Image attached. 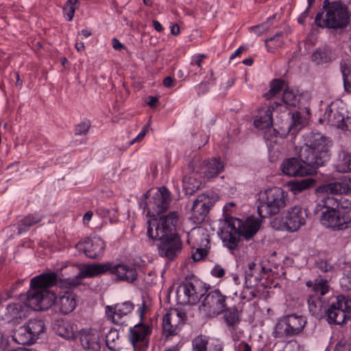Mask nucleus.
<instances>
[{"label": "nucleus", "instance_id": "obj_1", "mask_svg": "<svg viewBox=\"0 0 351 351\" xmlns=\"http://www.w3.org/2000/svg\"><path fill=\"white\" fill-rule=\"evenodd\" d=\"M262 220L253 216L245 220L225 215V220L221 223L220 237L224 246L230 251L236 250L240 241V237L245 240L252 239L259 230Z\"/></svg>", "mask_w": 351, "mask_h": 351}, {"label": "nucleus", "instance_id": "obj_2", "mask_svg": "<svg viewBox=\"0 0 351 351\" xmlns=\"http://www.w3.org/2000/svg\"><path fill=\"white\" fill-rule=\"evenodd\" d=\"M58 276L55 272L44 273L31 279L30 289L27 291L24 304L27 308L40 311L47 310L56 299L49 288L58 285Z\"/></svg>", "mask_w": 351, "mask_h": 351}, {"label": "nucleus", "instance_id": "obj_3", "mask_svg": "<svg viewBox=\"0 0 351 351\" xmlns=\"http://www.w3.org/2000/svg\"><path fill=\"white\" fill-rule=\"evenodd\" d=\"M306 143L298 153L299 158L315 169L323 166L330 158V141L319 134L305 136Z\"/></svg>", "mask_w": 351, "mask_h": 351}, {"label": "nucleus", "instance_id": "obj_4", "mask_svg": "<svg viewBox=\"0 0 351 351\" xmlns=\"http://www.w3.org/2000/svg\"><path fill=\"white\" fill-rule=\"evenodd\" d=\"M351 190V179H343L341 182H331L319 186L316 193L319 197L317 210L324 208V211H335L344 209L348 199L341 197L339 199L333 195L348 193Z\"/></svg>", "mask_w": 351, "mask_h": 351}, {"label": "nucleus", "instance_id": "obj_5", "mask_svg": "<svg viewBox=\"0 0 351 351\" xmlns=\"http://www.w3.org/2000/svg\"><path fill=\"white\" fill-rule=\"evenodd\" d=\"M323 9L324 10L319 12L315 16V23L318 27L337 29L349 24V12L341 2L324 0Z\"/></svg>", "mask_w": 351, "mask_h": 351}, {"label": "nucleus", "instance_id": "obj_6", "mask_svg": "<svg viewBox=\"0 0 351 351\" xmlns=\"http://www.w3.org/2000/svg\"><path fill=\"white\" fill-rule=\"evenodd\" d=\"M258 213L261 217L275 215L287 204V194L280 187H273L261 193L258 199Z\"/></svg>", "mask_w": 351, "mask_h": 351}, {"label": "nucleus", "instance_id": "obj_7", "mask_svg": "<svg viewBox=\"0 0 351 351\" xmlns=\"http://www.w3.org/2000/svg\"><path fill=\"white\" fill-rule=\"evenodd\" d=\"M178 221V213L171 212L165 216H162L158 220L149 221L147 235L153 241H163L175 236L173 233Z\"/></svg>", "mask_w": 351, "mask_h": 351}, {"label": "nucleus", "instance_id": "obj_8", "mask_svg": "<svg viewBox=\"0 0 351 351\" xmlns=\"http://www.w3.org/2000/svg\"><path fill=\"white\" fill-rule=\"evenodd\" d=\"M45 330L46 326L43 319L32 318L17 330L12 339L21 345L32 344Z\"/></svg>", "mask_w": 351, "mask_h": 351}, {"label": "nucleus", "instance_id": "obj_9", "mask_svg": "<svg viewBox=\"0 0 351 351\" xmlns=\"http://www.w3.org/2000/svg\"><path fill=\"white\" fill-rule=\"evenodd\" d=\"M146 198L145 210H147V215L152 217L165 212L171 201V192L165 186L158 189L154 192L148 191Z\"/></svg>", "mask_w": 351, "mask_h": 351}, {"label": "nucleus", "instance_id": "obj_10", "mask_svg": "<svg viewBox=\"0 0 351 351\" xmlns=\"http://www.w3.org/2000/svg\"><path fill=\"white\" fill-rule=\"evenodd\" d=\"M305 317L295 313L284 316L277 322L274 332L275 337H285L300 334L306 324Z\"/></svg>", "mask_w": 351, "mask_h": 351}, {"label": "nucleus", "instance_id": "obj_11", "mask_svg": "<svg viewBox=\"0 0 351 351\" xmlns=\"http://www.w3.org/2000/svg\"><path fill=\"white\" fill-rule=\"evenodd\" d=\"M344 209L339 210L323 211L320 217L321 223L333 230H343L351 226V206L346 201Z\"/></svg>", "mask_w": 351, "mask_h": 351}, {"label": "nucleus", "instance_id": "obj_12", "mask_svg": "<svg viewBox=\"0 0 351 351\" xmlns=\"http://www.w3.org/2000/svg\"><path fill=\"white\" fill-rule=\"evenodd\" d=\"M226 299L227 297L219 289L210 291L202 301L199 311L208 317H216L225 311Z\"/></svg>", "mask_w": 351, "mask_h": 351}, {"label": "nucleus", "instance_id": "obj_13", "mask_svg": "<svg viewBox=\"0 0 351 351\" xmlns=\"http://www.w3.org/2000/svg\"><path fill=\"white\" fill-rule=\"evenodd\" d=\"M350 302L343 295H338L326 310V317L329 324L340 325L349 316Z\"/></svg>", "mask_w": 351, "mask_h": 351}, {"label": "nucleus", "instance_id": "obj_14", "mask_svg": "<svg viewBox=\"0 0 351 351\" xmlns=\"http://www.w3.org/2000/svg\"><path fill=\"white\" fill-rule=\"evenodd\" d=\"M178 292L184 293L186 303L195 304L206 293L207 289L202 281L197 279H190L185 280L180 285Z\"/></svg>", "mask_w": 351, "mask_h": 351}, {"label": "nucleus", "instance_id": "obj_15", "mask_svg": "<svg viewBox=\"0 0 351 351\" xmlns=\"http://www.w3.org/2000/svg\"><path fill=\"white\" fill-rule=\"evenodd\" d=\"M186 313L177 308H171L162 319V333L168 338L176 335L186 320Z\"/></svg>", "mask_w": 351, "mask_h": 351}, {"label": "nucleus", "instance_id": "obj_16", "mask_svg": "<svg viewBox=\"0 0 351 351\" xmlns=\"http://www.w3.org/2000/svg\"><path fill=\"white\" fill-rule=\"evenodd\" d=\"M152 328L149 325L138 323L130 328L128 339L134 351H145L149 346V337Z\"/></svg>", "mask_w": 351, "mask_h": 351}, {"label": "nucleus", "instance_id": "obj_17", "mask_svg": "<svg viewBox=\"0 0 351 351\" xmlns=\"http://www.w3.org/2000/svg\"><path fill=\"white\" fill-rule=\"evenodd\" d=\"M109 265L106 263L84 265L80 268V272L73 278L64 280V283L69 287H75L81 283V280L95 277L108 271Z\"/></svg>", "mask_w": 351, "mask_h": 351}, {"label": "nucleus", "instance_id": "obj_18", "mask_svg": "<svg viewBox=\"0 0 351 351\" xmlns=\"http://www.w3.org/2000/svg\"><path fill=\"white\" fill-rule=\"evenodd\" d=\"M282 172L289 176H304L312 174L315 171L313 166L301 160L295 158H291L285 160L281 164Z\"/></svg>", "mask_w": 351, "mask_h": 351}, {"label": "nucleus", "instance_id": "obj_19", "mask_svg": "<svg viewBox=\"0 0 351 351\" xmlns=\"http://www.w3.org/2000/svg\"><path fill=\"white\" fill-rule=\"evenodd\" d=\"M105 247L104 241L96 236L86 238L75 245V248L79 252H83L90 258H97L102 256Z\"/></svg>", "mask_w": 351, "mask_h": 351}, {"label": "nucleus", "instance_id": "obj_20", "mask_svg": "<svg viewBox=\"0 0 351 351\" xmlns=\"http://www.w3.org/2000/svg\"><path fill=\"white\" fill-rule=\"evenodd\" d=\"M134 309V304L127 301L114 306H107L106 313L108 318L117 325H125L129 315Z\"/></svg>", "mask_w": 351, "mask_h": 351}, {"label": "nucleus", "instance_id": "obj_21", "mask_svg": "<svg viewBox=\"0 0 351 351\" xmlns=\"http://www.w3.org/2000/svg\"><path fill=\"white\" fill-rule=\"evenodd\" d=\"M306 214L300 206H295L283 213L285 227L290 232L297 231L306 223Z\"/></svg>", "mask_w": 351, "mask_h": 351}, {"label": "nucleus", "instance_id": "obj_22", "mask_svg": "<svg viewBox=\"0 0 351 351\" xmlns=\"http://www.w3.org/2000/svg\"><path fill=\"white\" fill-rule=\"evenodd\" d=\"M109 265L108 271L115 276L116 281H123L132 283L137 279V271L135 267L127 264L113 265L110 262H106Z\"/></svg>", "mask_w": 351, "mask_h": 351}, {"label": "nucleus", "instance_id": "obj_23", "mask_svg": "<svg viewBox=\"0 0 351 351\" xmlns=\"http://www.w3.org/2000/svg\"><path fill=\"white\" fill-rule=\"evenodd\" d=\"M182 248L181 239L177 234L160 241L158 245L159 255L169 260H173L181 252Z\"/></svg>", "mask_w": 351, "mask_h": 351}, {"label": "nucleus", "instance_id": "obj_24", "mask_svg": "<svg viewBox=\"0 0 351 351\" xmlns=\"http://www.w3.org/2000/svg\"><path fill=\"white\" fill-rule=\"evenodd\" d=\"M213 204L210 202L208 196L202 194L193 202L191 208V220L194 223H202L209 212Z\"/></svg>", "mask_w": 351, "mask_h": 351}, {"label": "nucleus", "instance_id": "obj_25", "mask_svg": "<svg viewBox=\"0 0 351 351\" xmlns=\"http://www.w3.org/2000/svg\"><path fill=\"white\" fill-rule=\"evenodd\" d=\"M80 339L82 346L86 351H100V336L96 329H82Z\"/></svg>", "mask_w": 351, "mask_h": 351}, {"label": "nucleus", "instance_id": "obj_26", "mask_svg": "<svg viewBox=\"0 0 351 351\" xmlns=\"http://www.w3.org/2000/svg\"><path fill=\"white\" fill-rule=\"evenodd\" d=\"M348 114L346 109L342 104L332 103L326 109L324 119L328 123L339 128L341 122L344 120V116Z\"/></svg>", "mask_w": 351, "mask_h": 351}, {"label": "nucleus", "instance_id": "obj_27", "mask_svg": "<svg viewBox=\"0 0 351 351\" xmlns=\"http://www.w3.org/2000/svg\"><path fill=\"white\" fill-rule=\"evenodd\" d=\"M27 313L28 308L24 302L12 303L8 305L5 317L9 322L17 324L26 317Z\"/></svg>", "mask_w": 351, "mask_h": 351}, {"label": "nucleus", "instance_id": "obj_28", "mask_svg": "<svg viewBox=\"0 0 351 351\" xmlns=\"http://www.w3.org/2000/svg\"><path fill=\"white\" fill-rule=\"evenodd\" d=\"M187 242L192 248L202 246H208L209 236L202 228H193L187 234Z\"/></svg>", "mask_w": 351, "mask_h": 351}, {"label": "nucleus", "instance_id": "obj_29", "mask_svg": "<svg viewBox=\"0 0 351 351\" xmlns=\"http://www.w3.org/2000/svg\"><path fill=\"white\" fill-rule=\"evenodd\" d=\"M56 303L62 313L68 314L72 312L76 306L75 295L70 291H64L60 294Z\"/></svg>", "mask_w": 351, "mask_h": 351}, {"label": "nucleus", "instance_id": "obj_30", "mask_svg": "<svg viewBox=\"0 0 351 351\" xmlns=\"http://www.w3.org/2000/svg\"><path fill=\"white\" fill-rule=\"evenodd\" d=\"M224 169V163L220 158H213L207 160L202 167L204 177L208 180L217 176Z\"/></svg>", "mask_w": 351, "mask_h": 351}, {"label": "nucleus", "instance_id": "obj_31", "mask_svg": "<svg viewBox=\"0 0 351 351\" xmlns=\"http://www.w3.org/2000/svg\"><path fill=\"white\" fill-rule=\"evenodd\" d=\"M254 125L258 130L269 129V131L271 130L273 117L270 108H263L258 111L254 121Z\"/></svg>", "mask_w": 351, "mask_h": 351}, {"label": "nucleus", "instance_id": "obj_32", "mask_svg": "<svg viewBox=\"0 0 351 351\" xmlns=\"http://www.w3.org/2000/svg\"><path fill=\"white\" fill-rule=\"evenodd\" d=\"M335 59V54L328 47L317 48L311 56L312 62L317 65L327 64Z\"/></svg>", "mask_w": 351, "mask_h": 351}, {"label": "nucleus", "instance_id": "obj_33", "mask_svg": "<svg viewBox=\"0 0 351 351\" xmlns=\"http://www.w3.org/2000/svg\"><path fill=\"white\" fill-rule=\"evenodd\" d=\"M310 109L305 108L302 111H296L292 113L291 124L289 125V132L294 134L301 130L309 119Z\"/></svg>", "mask_w": 351, "mask_h": 351}, {"label": "nucleus", "instance_id": "obj_34", "mask_svg": "<svg viewBox=\"0 0 351 351\" xmlns=\"http://www.w3.org/2000/svg\"><path fill=\"white\" fill-rule=\"evenodd\" d=\"M57 335L66 339H71L75 337L76 328L66 320H58L54 326Z\"/></svg>", "mask_w": 351, "mask_h": 351}, {"label": "nucleus", "instance_id": "obj_35", "mask_svg": "<svg viewBox=\"0 0 351 351\" xmlns=\"http://www.w3.org/2000/svg\"><path fill=\"white\" fill-rule=\"evenodd\" d=\"M262 278L261 267L254 263H251L245 272V284L250 286H256Z\"/></svg>", "mask_w": 351, "mask_h": 351}, {"label": "nucleus", "instance_id": "obj_36", "mask_svg": "<svg viewBox=\"0 0 351 351\" xmlns=\"http://www.w3.org/2000/svg\"><path fill=\"white\" fill-rule=\"evenodd\" d=\"M208 341L202 335L196 337L192 341L193 351H222L223 348L220 344L210 345L207 348Z\"/></svg>", "mask_w": 351, "mask_h": 351}, {"label": "nucleus", "instance_id": "obj_37", "mask_svg": "<svg viewBox=\"0 0 351 351\" xmlns=\"http://www.w3.org/2000/svg\"><path fill=\"white\" fill-rule=\"evenodd\" d=\"M106 343L112 351H119L121 349V340L117 330L111 328L106 333Z\"/></svg>", "mask_w": 351, "mask_h": 351}, {"label": "nucleus", "instance_id": "obj_38", "mask_svg": "<svg viewBox=\"0 0 351 351\" xmlns=\"http://www.w3.org/2000/svg\"><path fill=\"white\" fill-rule=\"evenodd\" d=\"M43 219V216L38 214H31L22 219L18 225V231L19 234L27 231L31 226L39 223Z\"/></svg>", "mask_w": 351, "mask_h": 351}, {"label": "nucleus", "instance_id": "obj_39", "mask_svg": "<svg viewBox=\"0 0 351 351\" xmlns=\"http://www.w3.org/2000/svg\"><path fill=\"white\" fill-rule=\"evenodd\" d=\"M206 58V56L202 53L193 56L189 65V75H202L203 73L204 60Z\"/></svg>", "mask_w": 351, "mask_h": 351}, {"label": "nucleus", "instance_id": "obj_40", "mask_svg": "<svg viewBox=\"0 0 351 351\" xmlns=\"http://www.w3.org/2000/svg\"><path fill=\"white\" fill-rule=\"evenodd\" d=\"M223 317L229 330L233 333L240 322L238 311L234 308H228L224 311Z\"/></svg>", "mask_w": 351, "mask_h": 351}, {"label": "nucleus", "instance_id": "obj_41", "mask_svg": "<svg viewBox=\"0 0 351 351\" xmlns=\"http://www.w3.org/2000/svg\"><path fill=\"white\" fill-rule=\"evenodd\" d=\"M265 43L267 51L274 53L277 49L282 47L284 45L285 37L283 32H277L274 36L267 38Z\"/></svg>", "mask_w": 351, "mask_h": 351}, {"label": "nucleus", "instance_id": "obj_42", "mask_svg": "<svg viewBox=\"0 0 351 351\" xmlns=\"http://www.w3.org/2000/svg\"><path fill=\"white\" fill-rule=\"evenodd\" d=\"M308 304L309 312L312 315L319 317L322 314L324 303L321 300V297L317 295L311 294L308 298Z\"/></svg>", "mask_w": 351, "mask_h": 351}, {"label": "nucleus", "instance_id": "obj_43", "mask_svg": "<svg viewBox=\"0 0 351 351\" xmlns=\"http://www.w3.org/2000/svg\"><path fill=\"white\" fill-rule=\"evenodd\" d=\"M315 184V180L307 178L300 180L291 182L289 184L290 191L294 194L297 195L302 191L309 189Z\"/></svg>", "mask_w": 351, "mask_h": 351}, {"label": "nucleus", "instance_id": "obj_44", "mask_svg": "<svg viewBox=\"0 0 351 351\" xmlns=\"http://www.w3.org/2000/svg\"><path fill=\"white\" fill-rule=\"evenodd\" d=\"M300 97L298 91L287 88L283 92L282 101L287 106H295L299 103Z\"/></svg>", "mask_w": 351, "mask_h": 351}, {"label": "nucleus", "instance_id": "obj_45", "mask_svg": "<svg viewBox=\"0 0 351 351\" xmlns=\"http://www.w3.org/2000/svg\"><path fill=\"white\" fill-rule=\"evenodd\" d=\"M335 169L340 173L351 172V154L343 152L339 162L337 164Z\"/></svg>", "mask_w": 351, "mask_h": 351}, {"label": "nucleus", "instance_id": "obj_46", "mask_svg": "<svg viewBox=\"0 0 351 351\" xmlns=\"http://www.w3.org/2000/svg\"><path fill=\"white\" fill-rule=\"evenodd\" d=\"M341 71L343 77V84L347 92L351 93V63L341 62Z\"/></svg>", "mask_w": 351, "mask_h": 351}, {"label": "nucleus", "instance_id": "obj_47", "mask_svg": "<svg viewBox=\"0 0 351 351\" xmlns=\"http://www.w3.org/2000/svg\"><path fill=\"white\" fill-rule=\"evenodd\" d=\"M284 81L278 79L274 80L270 82L269 90L264 94L266 99H270L280 93L283 88Z\"/></svg>", "mask_w": 351, "mask_h": 351}, {"label": "nucleus", "instance_id": "obj_48", "mask_svg": "<svg viewBox=\"0 0 351 351\" xmlns=\"http://www.w3.org/2000/svg\"><path fill=\"white\" fill-rule=\"evenodd\" d=\"M78 0H67L63 7V14L68 21L73 19Z\"/></svg>", "mask_w": 351, "mask_h": 351}, {"label": "nucleus", "instance_id": "obj_49", "mask_svg": "<svg viewBox=\"0 0 351 351\" xmlns=\"http://www.w3.org/2000/svg\"><path fill=\"white\" fill-rule=\"evenodd\" d=\"M329 285L327 280L323 278H317L315 280L313 287V293L312 294L319 295V297L324 295L328 292Z\"/></svg>", "mask_w": 351, "mask_h": 351}, {"label": "nucleus", "instance_id": "obj_50", "mask_svg": "<svg viewBox=\"0 0 351 351\" xmlns=\"http://www.w3.org/2000/svg\"><path fill=\"white\" fill-rule=\"evenodd\" d=\"M256 286H250L249 285H245L243 289L240 293V298L241 301H250L254 298H256L258 294L257 291L255 289Z\"/></svg>", "mask_w": 351, "mask_h": 351}, {"label": "nucleus", "instance_id": "obj_51", "mask_svg": "<svg viewBox=\"0 0 351 351\" xmlns=\"http://www.w3.org/2000/svg\"><path fill=\"white\" fill-rule=\"evenodd\" d=\"M209 246H202L192 248L193 250L191 258L194 261H199L204 259L208 254Z\"/></svg>", "mask_w": 351, "mask_h": 351}, {"label": "nucleus", "instance_id": "obj_52", "mask_svg": "<svg viewBox=\"0 0 351 351\" xmlns=\"http://www.w3.org/2000/svg\"><path fill=\"white\" fill-rule=\"evenodd\" d=\"M90 123L89 122H82L76 125L75 134L76 135H83L85 134L90 128Z\"/></svg>", "mask_w": 351, "mask_h": 351}, {"label": "nucleus", "instance_id": "obj_53", "mask_svg": "<svg viewBox=\"0 0 351 351\" xmlns=\"http://www.w3.org/2000/svg\"><path fill=\"white\" fill-rule=\"evenodd\" d=\"M98 212L101 215L104 217L112 218L117 216L118 210L117 208L108 209L101 207L98 208Z\"/></svg>", "mask_w": 351, "mask_h": 351}, {"label": "nucleus", "instance_id": "obj_54", "mask_svg": "<svg viewBox=\"0 0 351 351\" xmlns=\"http://www.w3.org/2000/svg\"><path fill=\"white\" fill-rule=\"evenodd\" d=\"M10 337L0 332V350H6L10 348Z\"/></svg>", "mask_w": 351, "mask_h": 351}, {"label": "nucleus", "instance_id": "obj_55", "mask_svg": "<svg viewBox=\"0 0 351 351\" xmlns=\"http://www.w3.org/2000/svg\"><path fill=\"white\" fill-rule=\"evenodd\" d=\"M340 285L345 291L351 290V274L343 276L340 279Z\"/></svg>", "mask_w": 351, "mask_h": 351}, {"label": "nucleus", "instance_id": "obj_56", "mask_svg": "<svg viewBox=\"0 0 351 351\" xmlns=\"http://www.w3.org/2000/svg\"><path fill=\"white\" fill-rule=\"evenodd\" d=\"M339 128L348 132H351V117L346 114L344 116V120L340 124Z\"/></svg>", "mask_w": 351, "mask_h": 351}, {"label": "nucleus", "instance_id": "obj_57", "mask_svg": "<svg viewBox=\"0 0 351 351\" xmlns=\"http://www.w3.org/2000/svg\"><path fill=\"white\" fill-rule=\"evenodd\" d=\"M335 351H351V341H341L336 345Z\"/></svg>", "mask_w": 351, "mask_h": 351}, {"label": "nucleus", "instance_id": "obj_58", "mask_svg": "<svg viewBox=\"0 0 351 351\" xmlns=\"http://www.w3.org/2000/svg\"><path fill=\"white\" fill-rule=\"evenodd\" d=\"M225 269L220 265H215L211 270V274L216 278H222L225 275Z\"/></svg>", "mask_w": 351, "mask_h": 351}, {"label": "nucleus", "instance_id": "obj_59", "mask_svg": "<svg viewBox=\"0 0 351 351\" xmlns=\"http://www.w3.org/2000/svg\"><path fill=\"white\" fill-rule=\"evenodd\" d=\"M317 267L324 272H328L332 269V266L326 261L321 260L317 263Z\"/></svg>", "mask_w": 351, "mask_h": 351}, {"label": "nucleus", "instance_id": "obj_60", "mask_svg": "<svg viewBox=\"0 0 351 351\" xmlns=\"http://www.w3.org/2000/svg\"><path fill=\"white\" fill-rule=\"evenodd\" d=\"M234 350L235 351H252L251 346L244 342L241 341L238 343H236L234 346Z\"/></svg>", "mask_w": 351, "mask_h": 351}, {"label": "nucleus", "instance_id": "obj_61", "mask_svg": "<svg viewBox=\"0 0 351 351\" xmlns=\"http://www.w3.org/2000/svg\"><path fill=\"white\" fill-rule=\"evenodd\" d=\"M147 132V128L144 127L140 133L132 141L131 144H134L136 142H139L143 140Z\"/></svg>", "mask_w": 351, "mask_h": 351}, {"label": "nucleus", "instance_id": "obj_62", "mask_svg": "<svg viewBox=\"0 0 351 351\" xmlns=\"http://www.w3.org/2000/svg\"><path fill=\"white\" fill-rule=\"evenodd\" d=\"M112 47L115 50H121L124 49V45L117 38H113L112 39Z\"/></svg>", "mask_w": 351, "mask_h": 351}, {"label": "nucleus", "instance_id": "obj_63", "mask_svg": "<svg viewBox=\"0 0 351 351\" xmlns=\"http://www.w3.org/2000/svg\"><path fill=\"white\" fill-rule=\"evenodd\" d=\"M310 7L311 6H309V5H308V7L306 8V9L299 16V17L298 19V21L299 23L303 24L304 23L306 18L308 16Z\"/></svg>", "mask_w": 351, "mask_h": 351}, {"label": "nucleus", "instance_id": "obj_64", "mask_svg": "<svg viewBox=\"0 0 351 351\" xmlns=\"http://www.w3.org/2000/svg\"><path fill=\"white\" fill-rule=\"evenodd\" d=\"M174 79L171 77H166L163 80V84L167 88H170L173 86Z\"/></svg>", "mask_w": 351, "mask_h": 351}]
</instances>
